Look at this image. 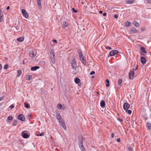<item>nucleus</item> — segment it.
Listing matches in <instances>:
<instances>
[{"label": "nucleus", "instance_id": "nucleus-59", "mask_svg": "<svg viewBox=\"0 0 151 151\" xmlns=\"http://www.w3.org/2000/svg\"><path fill=\"white\" fill-rule=\"evenodd\" d=\"M99 13L100 14H102V11H99Z\"/></svg>", "mask_w": 151, "mask_h": 151}, {"label": "nucleus", "instance_id": "nucleus-44", "mask_svg": "<svg viewBox=\"0 0 151 151\" xmlns=\"http://www.w3.org/2000/svg\"><path fill=\"white\" fill-rule=\"evenodd\" d=\"M44 135V133L43 132H42L39 134V136H42Z\"/></svg>", "mask_w": 151, "mask_h": 151}, {"label": "nucleus", "instance_id": "nucleus-9", "mask_svg": "<svg viewBox=\"0 0 151 151\" xmlns=\"http://www.w3.org/2000/svg\"><path fill=\"white\" fill-rule=\"evenodd\" d=\"M57 119L59 121L62 119L60 113L58 112H57L55 113Z\"/></svg>", "mask_w": 151, "mask_h": 151}, {"label": "nucleus", "instance_id": "nucleus-40", "mask_svg": "<svg viewBox=\"0 0 151 151\" xmlns=\"http://www.w3.org/2000/svg\"><path fill=\"white\" fill-rule=\"evenodd\" d=\"M82 145H81V147H82V148H81V149L83 150L82 151H84L85 150V149H84V147H83V146L82 144H81Z\"/></svg>", "mask_w": 151, "mask_h": 151}, {"label": "nucleus", "instance_id": "nucleus-21", "mask_svg": "<svg viewBox=\"0 0 151 151\" xmlns=\"http://www.w3.org/2000/svg\"><path fill=\"white\" fill-rule=\"evenodd\" d=\"M24 104L25 106V108H27L28 109H29L30 108V106L29 104H27L26 102H24Z\"/></svg>", "mask_w": 151, "mask_h": 151}, {"label": "nucleus", "instance_id": "nucleus-14", "mask_svg": "<svg viewBox=\"0 0 151 151\" xmlns=\"http://www.w3.org/2000/svg\"><path fill=\"white\" fill-rule=\"evenodd\" d=\"M75 82L76 83L78 84V85L79 86L81 85V83H80V80L78 78H75Z\"/></svg>", "mask_w": 151, "mask_h": 151}, {"label": "nucleus", "instance_id": "nucleus-43", "mask_svg": "<svg viewBox=\"0 0 151 151\" xmlns=\"http://www.w3.org/2000/svg\"><path fill=\"white\" fill-rule=\"evenodd\" d=\"M95 73V72L94 71H93L91 72L90 73V74L91 75H92L94 74Z\"/></svg>", "mask_w": 151, "mask_h": 151}, {"label": "nucleus", "instance_id": "nucleus-18", "mask_svg": "<svg viewBox=\"0 0 151 151\" xmlns=\"http://www.w3.org/2000/svg\"><path fill=\"white\" fill-rule=\"evenodd\" d=\"M37 3L38 5V7L40 8H41L42 6L41 4V1L40 0H37Z\"/></svg>", "mask_w": 151, "mask_h": 151}, {"label": "nucleus", "instance_id": "nucleus-61", "mask_svg": "<svg viewBox=\"0 0 151 151\" xmlns=\"http://www.w3.org/2000/svg\"><path fill=\"white\" fill-rule=\"evenodd\" d=\"M141 30L142 31H144L145 30V28H142Z\"/></svg>", "mask_w": 151, "mask_h": 151}, {"label": "nucleus", "instance_id": "nucleus-16", "mask_svg": "<svg viewBox=\"0 0 151 151\" xmlns=\"http://www.w3.org/2000/svg\"><path fill=\"white\" fill-rule=\"evenodd\" d=\"M140 60L141 63L143 64H145L146 63V59L142 57H141Z\"/></svg>", "mask_w": 151, "mask_h": 151}, {"label": "nucleus", "instance_id": "nucleus-15", "mask_svg": "<svg viewBox=\"0 0 151 151\" xmlns=\"http://www.w3.org/2000/svg\"><path fill=\"white\" fill-rule=\"evenodd\" d=\"M130 31L133 33H137L138 32V30L136 29L133 28H131L129 29Z\"/></svg>", "mask_w": 151, "mask_h": 151}, {"label": "nucleus", "instance_id": "nucleus-39", "mask_svg": "<svg viewBox=\"0 0 151 151\" xmlns=\"http://www.w3.org/2000/svg\"><path fill=\"white\" fill-rule=\"evenodd\" d=\"M52 63L53 64H55V59H53L51 60Z\"/></svg>", "mask_w": 151, "mask_h": 151}, {"label": "nucleus", "instance_id": "nucleus-17", "mask_svg": "<svg viewBox=\"0 0 151 151\" xmlns=\"http://www.w3.org/2000/svg\"><path fill=\"white\" fill-rule=\"evenodd\" d=\"M39 68V67L38 66H35L31 67V70L32 71H35Z\"/></svg>", "mask_w": 151, "mask_h": 151}, {"label": "nucleus", "instance_id": "nucleus-26", "mask_svg": "<svg viewBox=\"0 0 151 151\" xmlns=\"http://www.w3.org/2000/svg\"><path fill=\"white\" fill-rule=\"evenodd\" d=\"M32 78V76L30 75H28L27 77V79L28 80H30Z\"/></svg>", "mask_w": 151, "mask_h": 151}, {"label": "nucleus", "instance_id": "nucleus-38", "mask_svg": "<svg viewBox=\"0 0 151 151\" xmlns=\"http://www.w3.org/2000/svg\"><path fill=\"white\" fill-rule=\"evenodd\" d=\"M50 57H51V60L53 59H55V55H52V56H50Z\"/></svg>", "mask_w": 151, "mask_h": 151}, {"label": "nucleus", "instance_id": "nucleus-62", "mask_svg": "<svg viewBox=\"0 0 151 151\" xmlns=\"http://www.w3.org/2000/svg\"><path fill=\"white\" fill-rule=\"evenodd\" d=\"M36 135H37V136H39V134H36Z\"/></svg>", "mask_w": 151, "mask_h": 151}, {"label": "nucleus", "instance_id": "nucleus-46", "mask_svg": "<svg viewBox=\"0 0 151 151\" xmlns=\"http://www.w3.org/2000/svg\"><path fill=\"white\" fill-rule=\"evenodd\" d=\"M118 120L120 122H122L123 121V120L121 119L118 118Z\"/></svg>", "mask_w": 151, "mask_h": 151}, {"label": "nucleus", "instance_id": "nucleus-48", "mask_svg": "<svg viewBox=\"0 0 151 151\" xmlns=\"http://www.w3.org/2000/svg\"><path fill=\"white\" fill-rule=\"evenodd\" d=\"M10 107L12 109L14 107V106L12 104L10 106Z\"/></svg>", "mask_w": 151, "mask_h": 151}, {"label": "nucleus", "instance_id": "nucleus-5", "mask_svg": "<svg viewBox=\"0 0 151 151\" xmlns=\"http://www.w3.org/2000/svg\"><path fill=\"white\" fill-rule=\"evenodd\" d=\"M73 69L74 70L73 72L75 74H76L78 72H80L81 71V69H80L77 66L75 67V68H74Z\"/></svg>", "mask_w": 151, "mask_h": 151}, {"label": "nucleus", "instance_id": "nucleus-3", "mask_svg": "<svg viewBox=\"0 0 151 151\" xmlns=\"http://www.w3.org/2000/svg\"><path fill=\"white\" fill-rule=\"evenodd\" d=\"M22 12L23 15L26 18H28V14L27 13L25 9H22Z\"/></svg>", "mask_w": 151, "mask_h": 151}, {"label": "nucleus", "instance_id": "nucleus-25", "mask_svg": "<svg viewBox=\"0 0 151 151\" xmlns=\"http://www.w3.org/2000/svg\"><path fill=\"white\" fill-rule=\"evenodd\" d=\"M140 50L141 51L144 53H147V52L145 50V48L143 47H141L140 48Z\"/></svg>", "mask_w": 151, "mask_h": 151}, {"label": "nucleus", "instance_id": "nucleus-29", "mask_svg": "<svg viewBox=\"0 0 151 151\" xmlns=\"http://www.w3.org/2000/svg\"><path fill=\"white\" fill-rule=\"evenodd\" d=\"M18 74L17 77H19L22 73V71L20 70H18L17 71Z\"/></svg>", "mask_w": 151, "mask_h": 151}, {"label": "nucleus", "instance_id": "nucleus-63", "mask_svg": "<svg viewBox=\"0 0 151 151\" xmlns=\"http://www.w3.org/2000/svg\"><path fill=\"white\" fill-rule=\"evenodd\" d=\"M92 78H94V76H92Z\"/></svg>", "mask_w": 151, "mask_h": 151}, {"label": "nucleus", "instance_id": "nucleus-55", "mask_svg": "<svg viewBox=\"0 0 151 151\" xmlns=\"http://www.w3.org/2000/svg\"><path fill=\"white\" fill-rule=\"evenodd\" d=\"M106 13L105 12L103 14V15L104 16H106Z\"/></svg>", "mask_w": 151, "mask_h": 151}, {"label": "nucleus", "instance_id": "nucleus-58", "mask_svg": "<svg viewBox=\"0 0 151 151\" xmlns=\"http://www.w3.org/2000/svg\"><path fill=\"white\" fill-rule=\"evenodd\" d=\"M109 83H108L106 85V87H108L109 86Z\"/></svg>", "mask_w": 151, "mask_h": 151}, {"label": "nucleus", "instance_id": "nucleus-12", "mask_svg": "<svg viewBox=\"0 0 151 151\" xmlns=\"http://www.w3.org/2000/svg\"><path fill=\"white\" fill-rule=\"evenodd\" d=\"M25 131H24L22 133V135L23 137L24 138H27L29 137V135L27 133L25 132Z\"/></svg>", "mask_w": 151, "mask_h": 151}, {"label": "nucleus", "instance_id": "nucleus-36", "mask_svg": "<svg viewBox=\"0 0 151 151\" xmlns=\"http://www.w3.org/2000/svg\"><path fill=\"white\" fill-rule=\"evenodd\" d=\"M78 54L79 55L80 58L81 57L80 56L81 55L83 56V55L82 52L81 51H80L79 52H78Z\"/></svg>", "mask_w": 151, "mask_h": 151}, {"label": "nucleus", "instance_id": "nucleus-30", "mask_svg": "<svg viewBox=\"0 0 151 151\" xmlns=\"http://www.w3.org/2000/svg\"><path fill=\"white\" fill-rule=\"evenodd\" d=\"M126 112L128 113V114H131L132 111L130 110H126Z\"/></svg>", "mask_w": 151, "mask_h": 151}, {"label": "nucleus", "instance_id": "nucleus-34", "mask_svg": "<svg viewBox=\"0 0 151 151\" xmlns=\"http://www.w3.org/2000/svg\"><path fill=\"white\" fill-rule=\"evenodd\" d=\"M122 83V80L121 79H119V80L118 82V83L119 85H120Z\"/></svg>", "mask_w": 151, "mask_h": 151}, {"label": "nucleus", "instance_id": "nucleus-33", "mask_svg": "<svg viewBox=\"0 0 151 151\" xmlns=\"http://www.w3.org/2000/svg\"><path fill=\"white\" fill-rule=\"evenodd\" d=\"M50 56H52L55 55L54 51L52 50L50 51Z\"/></svg>", "mask_w": 151, "mask_h": 151}, {"label": "nucleus", "instance_id": "nucleus-24", "mask_svg": "<svg viewBox=\"0 0 151 151\" xmlns=\"http://www.w3.org/2000/svg\"><path fill=\"white\" fill-rule=\"evenodd\" d=\"M24 38L22 37H20L17 39V40L19 42H21L23 41Z\"/></svg>", "mask_w": 151, "mask_h": 151}, {"label": "nucleus", "instance_id": "nucleus-4", "mask_svg": "<svg viewBox=\"0 0 151 151\" xmlns=\"http://www.w3.org/2000/svg\"><path fill=\"white\" fill-rule=\"evenodd\" d=\"M37 53L35 51L32 50L30 51L29 53V56L31 58H33L36 55Z\"/></svg>", "mask_w": 151, "mask_h": 151}, {"label": "nucleus", "instance_id": "nucleus-41", "mask_svg": "<svg viewBox=\"0 0 151 151\" xmlns=\"http://www.w3.org/2000/svg\"><path fill=\"white\" fill-rule=\"evenodd\" d=\"M106 48L107 50H111L112 49L111 47L109 46L106 47Z\"/></svg>", "mask_w": 151, "mask_h": 151}, {"label": "nucleus", "instance_id": "nucleus-31", "mask_svg": "<svg viewBox=\"0 0 151 151\" xmlns=\"http://www.w3.org/2000/svg\"><path fill=\"white\" fill-rule=\"evenodd\" d=\"M131 23L129 22H127V23L125 24V25L127 27H128L130 26L131 25Z\"/></svg>", "mask_w": 151, "mask_h": 151}, {"label": "nucleus", "instance_id": "nucleus-28", "mask_svg": "<svg viewBox=\"0 0 151 151\" xmlns=\"http://www.w3.org/2000/svg\"><path fill=\"white\" fill-rule=\"evenodd\" d=\"M63 27H66L68 26V24L65 22H64L63 24Z\"/></svg>", "mask_w": 151, "mask_h": 151}, {"label": "nucleus", "instance_id": "nucleus-35", "mask_svg": "<svg viewBox=\"0 0 151 151\" xmlns=\"http://www.w3.org/2000/svg\"><path fill=\"white\" fill-rule=\"evenodd\" d=\"M8 66H9L7 64L5 65H4V69L5 70L7 69Z\"/></svg>", "mask_w": 151, "mask_h": 151}, {"label": "nucleus", "instance_id": "nucleus-27", "mask_svg": "<svg viewBox=\"0 0 151 151\" xmlns=\"http://www.w3.org/2000/svg\"><path fill=\"white\" fill-rule=\"evenodd\" d=\"M147 127L148 129H151V126L150 123H147Z\"/></svg>", "mask_w": 151, "mask_h": 151}, {"label": "nucleus", "instance_id": "nucleus-49", "mask_svg": "<svg viewBox=\"0 0 151 151\" xmlns=\"http://www.w3.org/2000/svg\"><path fill=\"white\" fill-rule=\"evenodd\" d=\"M132 125H134L135 124H136V122H135L134 121H132Z\"/></svg>", "mask_w": 151, "mask_h": 151}, {"label": "nucleus", "instance_id": "nucleus-23", "mask_svg": "<svg viewBox=\"0 0 151 151\" xmlns=\"http://www.w3.org/2000/svg\"><path fill=\"white\" fill-rule=\"evenodd\" d=\"M126 2L128 3L132 4L134 2V0H126Z\"/></svg>", "mask_w": 151, "mask_h": 151}, {"label": "nucleus", "instance_id": "nucleus-37", "mask_svg": "<svg viewBox=\"0 0 151 151\" xmlns=\"http://www.w3.org/2000/svg\"><path fill=\"white\" fill-rule=\"evenodd\" d=\"M72 10L73 12H74V13H76L77 12V11L74 8H72Z\"/></svg>", "mask_w": 151, "mask_h": 151}, {"label": "nucleus", "instance_id": "nucleus-52", "mask_svg": "<svg viewBox=\"0 0 151 151\" xmlns=\"http://www.w3.org/2000/svg\"><path fill=\"white\" fill-rule=\"evenodd\" d=\"M53 41L55 43H57L58 42L56 40H53Z\"/></svg>", "mask_w": 151, "mask_h": 151}, {"label": "nucleus", "instance_id": "nucleus-11", "mask_svg": "<svg viewBox=\"0 0 151 151\" xmlns=\"http://www.w3.org/2000/svg\"><path fill=\"white\" fill-rule=\"evenodd\" d=\"M130 106L129 104L127 103H125L123 106V108L125 110H127Z\"/></svg>", "mask_w": 151, "mask_h": 151}, {"label": "nucleus", "instance_id": "nucleus-60", "mask_svg": "<svg viewBox=\"0 0 151 151\" xmlns=\"http://www.w3.org/2000/svg\"><path fill=\"white\" fill-rule=\"evenodd\" d=\"M137 69H138V65H137L136 67L135 68V69L136 70H137Z\"/></svg>", "mask_w": 151, "mask_h": 151}, {"label": "nucleus", "instance_id": "nucleus-64", "mask_svg": "<svg viewBox=\"0 0 151 151\" xmlns=\"http://www.w3.org/2000/svg\"><path fill=\"white\" fill-rule=\"evenodd\" d=\"M97 94H99V92H97Z\"/></svg>", "mask_w": 151, "mask_h": 151}, {"label": "nucleus", "instance_id": "nucleus-56", "mask_svg": "<svg viewBox=\"0 0 151 151\" xmlns=\"http://www.w3.org/2000/svg\"><path fill=\"white\" fill-rule=\"evenodd\" d=\"M9 8H10L9 6H8L7 7V8H6V9L7 10H9Z\"/></svg>", "mask_w": 151, "mask_h": 151}, {"label": "nucleus", "instance_id": "nucleus-45", "mask_svg": "<svg viewBox=\"0 0 151 151\" xmlns=\"http://www.w3.org/2000/svg\"><path fill=\"white\" fill-rule=\"evenodd\" d=\"M114 17L115 18H117L118 17V15L117 14H115L114 16Z\"/></svg>", "mask_w": 151, "mask_h": 151}, {"label": "nucleus", "instance_id": "nucleus-42", "mask_svg": "<svg viewBox=\"0 0 151 151\" xmlns=\"http://www.w3.org/2000/svg\"><path fill=\"white\" fill-rule=\"evenodd\" d=\"M128 149L129 151H133L132 149L130 147H129Z\"/></svg>", "mask_w": 151, "mask_h": 151}, {"label": "nucleus", "instance_id": "nucleus-51", "mask_svg": "<svg viewBox=\"0 0 151 151\" xmlns=\"http://www.w3.org/2000/svg\"><path fill=\"white\" fill-rule=\"evenodd\" d=\"M4 99V98L2 96L0 98V101L3 100V99Z\"/></svg>", "mask_w": 151, "mask_h": 151}, {"label": "nucleus", "instance_id": "nucleus-19", "mask_svg": "<svg viewBox=\"0 0 151 151\" xmlns=\"http://www.w3.org/2000/svg\"><path fill=\"white\" fill-rule=\"evenodd\" d=\"M57 107L59 109L62 110L64 109V107L60 104H58Z\"/></svg>", "mask_w": 151, "mask_h": 151}, {"label": "nucleus", "instance_id": "nucleus-20", "mask_svg": "<svg viewBox=\"0 0 151 151\" xmlns=\"http://www.w3.org/2000/svg\"><path fill=\"white\" fill-rule=\"evenodd\" d=\"M133 23L134 24V25L136 27H138L139 25V23L137 21H134L133 22Z\"/></svg>", "mask_w": 151, "mask_h": 151}, {"label": "nucleus", "instance_id": "nucleus-7", "mask_svg": "<svg viewBox=\"0 0 151 151\" xmlns=\"http://www.w3.org/2000/svg\"><path fill=\"white\" fill-rule=\"evenodd\" d=\"M18 119L22 121H24L25 120L24 116L22 114H20L18 116Z\"/></svg>", "mask_w": 151, "mask_h": 151}, {"label": "nucleus", "instance_id": "nucleus-53", "mask_svg": "<svg viewBox=\"0 0 151 151\" xmlns=\"http://www.w3.org/2000/svg\"><path fill=\"white\" fill-rule=\"evenodd\" d=\"M114 134L113 133H112L111 134V137H112V138H113V137H114Z\"/></svg>", "mask_w": 151, "mask_h": 151}, {"label": "nucleus", "instance_id": "nucleus-47", "mask_svg": "<svg viewBox=\"0 0 151 151\" xmlns=\"http://www.w3.org/2000/svg\"><path fill=\"white\" fill-rule=\"evenodd\" d=\"M147 1L148 3H151V0H147Z\"/></svg>", "mask_w": 151, "mask_h": 151}, {"label": "nucleus", "instance_id": "nucleus-13", "mask_svg": "<svg viewBox=\"0 0 151 151\" xmlns=\"http://www.w3.org/2000/svg\"><path fill=\"white\" fill-rule=\"evenodd\" d=\"M4 15L2 11L0 10V22H2L3 20Z\"/></svg>", "mask_w": 151, "mask_h": 151}, {"label": "nucleus", "instance_id": "nucleus-57", "mask_svg": "<svg viewBox=\"0 0 151 151\" xmlns=\"http://www.w3.org/2000/svg\"><path fill=\"white\" fill-rule=\"evenodd\" d=\"M2 65L0 64V70L2 69Z\"/></svg>", "mask_w": 151, "mask_h": 151}, {"label": "nucleus", "instance_id": "nucleus-8", "mask_svg": "<svg viewBox=\"0 0 151 151\" xmlns=\"http://www.w3.org/2000/svg\"><path fill=\"white\" fill-rule=\"evenodd\" d=\"M134 75V72L133 70H131L129 73V79H132L133 78Z\"/></svg>", "mask_w": 151, "mask_h": 151}, {"label": "nucleus", "instance_id": "nucleus-32", "mask_svg": "<svg viewBox=\"0 0 151 151\" xmlns=\"http://www.w3.org/2000/svg\"><path fill=\"white\" fill-rule=\"evenodd\" d=\"M13 118L12 116H9L7 118V119L8 120L11 121L12 120Z\"/></svg>", "mask_w": 151, "mask_h": 151}, {"label": "nucleus", "instance_id": "nucleus-54", "mask_svg": "<svg viewBox=\"0 0 151 151\" xmlns=\"http://www.w3.org/2000/svg\"><path fill=\"white\" fill-rule=\"evenodd\" d=\"M106 81L108 83H109V81L108 79H107L106 80Z\"/></svg>", "mask_w": 151, "mask_h": 151}, {"label": "nucleus", "instance_id": "nucleus-1", "mask_svg": "<svg viewBox=\"0 0 151 151\" xmlns=\"http://www.w3.org/2000/svg\"><path fill=\"white\" fill-rule=\"evenodd\" d=\"M60 125L65 130L66 129V127L63 119L59 121Z\"/></svg>", "mask_w": 151, "mask_h": 151}, {"label": "nucleus", "instance_id": "nucleus-6", "mask_svg": "<svg viewBox=\"0 0 151 151\" xmlns=\"http://www.w3.org/2000/svg\"><path fill=\"white\" fill-rule=\"evenodd\" d=\"M80 59L81 61V62L83 63L84 65H86V60L85 59L84 57L83 56H80Z\"/></svg>", "mask_w": 151, "mask_h": 151}, {"label": "nucleus", "instance_id": "nucleus-50", "mask_svg": "<svg viewBox=\"0 0 151 151\" xmlns=\"http://www.w3.org/2000/svg\"><path fill=\"white\" fill-rule=\"evenodd\" d=\"M116 141L118 142H120V138H118L117 139Z\"/></svg>", "mask_w": 151, "mask_h": 151}, {"label": "nucleus", "instance_id": "nucleus-10", "mask_svg": "<svg viewBox=\"0 0 151 151\" xmlns=\"http://www.w3.org/2000/svg\"><path fill=\"white\" fill-rule=\"evenodd\" d=\"M71 66L73 68L77 67L76 63L75 60H73L72 61Z\"/></svg>", "mask_w": 151, "mask_h": 151}, {"label": "nucleus", "instance_id": "nucleus-22", "mask_svg": "<svg viewBox=\"0 0 151 151\" xmlns=\"http://www.w3.org/2000/svg\"><path fill=\"white\" fill-rule=\"evenodd\" d=\"M100 105L101 107H103L105 106V102L104 101H102L100 103Z\"/></svg>", "mask_w": 151, "mask_h": 151}, {"label": "nucleus", "instance_id": "nucleus-2", "mask_svg": "<svg viewBox=\"0 0 151 151\" xmlns=\"http://www.w3.org/2000/svg\"><path fill=\"white\" fill-rule=\"evenodd\" d=\"M118 51L116 50H113L110 52L109 55L111 56H114L115 55L118 53Z\"/></svg>", "mask_w": 151, "mask_h": 151}]
</instances>
